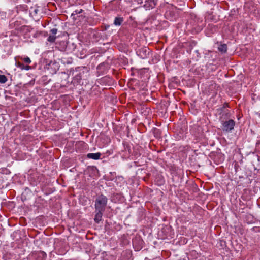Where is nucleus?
<instances>
[{
    "label": "nucleus",
    "mask_w": 260,
    "mask_h": 260,
    "mask_svg": "<svg viewBox=\"0 0 260 260\" xmlns=\"http://www.w3.org/2000/svg\"><path fill=\"white\" fill-rule=\"evenodd\" d=\"M107 202V198L103 195L97 198L95 204L96 210L104 211Z\"/></svg>",
    "instance_id": "nucleus-1"
},
{
    "label": "nucleus",
    "mask_w": 260,
    "mask_h": 260,
    "mask_svg": "<svg viewBox=\"0 0 260 260\" xmlns=\"http://www.w3.org/2000/svg\"><path fill=\"white\" fill-rule=\"evenodd\" d=\"M235 126V122L233 120H229L223 123V129L224 131H231L234 128Z\"/></svg>",
    "instance_id": "nucleus-2"
},
{
    "label": "nucleus",
    "mask_w": 260,
    "mask_h": 260,
    "mask_svg": "<svg viewBox=\"0 0 260 260\" xmlns=\"http://www.w3.org/2000/svg\"><path fill=\"white\" fill-rule=\"evenodd\" d=\"M150 53L149 49L147 47H144L140 50L139 55L141 57L145 58L149 55Z\"/></svg>",
    "instance_id": "nucleus-3"
},
{
    "label": "nucleus",
    "mask_w": 260,
    "mask_h": 260,
    "mask_svg": "<svg viewBox=\"0 0 260 260\" xmlns=\"http://www.w3.org/2000/svg\"><path fill=\"white\" fill-rule=\"evenodd\" d=\"M16 64L18 68H19L21 70H29L31 69V66H29L27 64L25 65L23 62H21L19 61L16 62Z\"/></svg>",
    "instance_id": "nucleus-4"
},
{
    "label": "nucleus",
    "mask_w": 260,
    "mask_h": 260,
    "mask_svg": "<svg viewBox=\"0 0 260 260\" xmlns=\"http://www.w3.org/2000/svg\"><path fill=\"white\" fill-rule=\"evenodd\" d=\"M97 211H98V212L96 213V214L95 216L94 221L96 222L99 223L102 220L103 212L104 211H100V210H97Z\"/></svg>",
    "instance_id": "nucleus-5"
},
{
    "label": "nucleus",
    "mask_w": 260,
    "mask_h": 260,
    "mask_svg": "<svg viewBox=\"0 0 260 260\" xmlns=\"http://www.w3.org/2000/svg\"><path fill=\"white\" fill-rule=\"evenodd\" d=\"M29 193V191L27 190H25L21 195V198L23 202L25 201H26L28 199H30L31 197V193H29V196L28 197V194Z\"/></svg>",
    "instance_id": "nucleus-6"
},
{
    "label": "nucleus",
    "mask_w": 260,
    "mask_h": 260,
    "mask_svg": "<svg viewBox=\"0 0 260 260\" xmlns=\"http://www.w3.org/2000/svg\"><path fill=\"white\" fill-rule=\"evenodd\" d=\"M101 155L100 153H89L87 154V157L89 158L93 159H99Z\"/></svg>",
    "instance_id": "nucleus-7"
},
{
    "label": "nucleus",
    "mask_w": 260,
    "mask_h": 260,
    "mask_svg": "<svg viewBox=\"0 0 260 260\" xmlns=\"http://www.w3.org/2000/svg\"><path fill=\"white\" fill-rule=\"evenodd\" d=\"M218 50L222 52V53H225L226 52L227 50V46L226 44H221L218 47Z\"/></svg>",
    "instance_id": "nucleus-8"
},
{
    "label": "nucleus",
    "mask_w": 260,
    "mask_h": 260,
    "mask_svg": "<svg viewBox=\"0 0 260 260\" xmlns=\"http://www.w3.org/2000/svg\"><path fill=\"white\" fill-rule=\"evenodd\" d=\"M8 80L7 77L4 75H0V83H6Z\"/></svg>",
    "instance_id": "nucleus-9"
},
{
    "label": "nucleus",
    "mask_w": 260,
    "mask_h": 260,
    "mask_svg": "<svg viewBox=\"0 0 260 260\" xmlns=\"http://www.w3.org/2000/svg\"><path fill=\"white\" fill-rule=\"evenodd\" d=\"M0 170V172L2 173L1 175L9 174L11 173L9 170L5 168H1Z\"/></svg>",
    "instance_id": "nucleus-10"
},
{
    "label": "nucleus",
    "mask_w": 260,
    "mask_h": 260,
    "mask_svg": "<svg viewBox=\"0 0 260 260\" xmlns=\"http://www.w3.org/2000/svg\"><path fill=\"white\" fill-rule=\"evenodd\" d=\"M122 21V19L120 18H116L114 20V24L116 25H120Z\"/></svg>",
    "instance_id": "nucleus-11"
},
{
    "label": "nucleus",
    "mask_w": 260,
    "mask_h": 260,
    "mask_svg": "<svg viewBox=\"0 0 260 260\" xmlns=\"http://www.w3.org/2000/svg\"><path fill=\"white\" fill-rule=\"evenodd\" d=\"M56 39V36L54 35H50L48 38V41L50 42H53L55 41Z\"/></svg>",
    "instance_id": "nucleus-12"
},
{
    "label": "nucleus",
    "mask_w": 260,
    "mask_h": 260,
    "mask_svg": "<svg viewBox=\"0 0 260 260\" xmlns=\"http://www.w3.org/2000/svg\"><path fill=\"white\" fill-rule=\"evenodd\" d=\"M45 254L44 252H40L39 253L38 260H43Z\"/></svg>",
    "instance_id": "nucleus-13"
},
{
    "label": "nucleus",
    "mask_w": 260,
    "mask_h": 260,
    "mask_svg": "<svg viewBox=\"0 0 260 260\" xmlns=\"http://www.w3.org/2000/svg\"><path fill=\"white\" fill-rule=\"evenodd\" d=\"M4 181V176L3 175H0V188H3L4 187L3 185H2V184Z\"/></svg>",
    "instance_id": "nucleus-14"
},
{
    "label": "nucleus",
    "mask_w": 260,
    "mask_h": 260,
    "mask_svg": "<svg viewBox=\"0 0 260 260\" xmlns=\"http://www.w3.org/2000/svg\"><path fill=\"white\" fill-rule=\"evenodd\" d=\"M23 60L24 62L26 63H28V64H29L31 63V61L30 60V59L28 57H24L23 59Z\"/></svg>",
    "instance_id": "nucleus-15"
},
{
    "label": "nucleus",
    "mask_w": 260,
    "mask_h": 260,
    "mask_svg": "<svg viewBox=\"0 0 260 260\" xmlns=\"http://www.w3.org/2000/svg\"><path fill=\"white\" fill-rule=\"evenodd\" d=\"M82 9L76 10L75 11V13H73L72 14V15H75V14H80V13H82Z\"/></svg>",
    "instance_id": "nucleus-16"
},
{
    "label": "nucleus",
    "mask_w": 260,
    "mask_h": 260,
    "mask_svg": "<svg viewBox=\"0 0 260 260\" xmlns=\"http://www.w3.org/2000/svg\"><path fill=\"white\" fill-rule=\"evenodd\" d=\"M50 31H51V32L52 35H54V36H55V34L57 33V29H56V28H53V29H51Z\"/></svg>",
    "instance_id": "nucleus-17"
},
{
    "label": "nucleus",
    "mask_w": 260,
    "mask_h": 260,
    "mask_svg": "<svg viewBox=\"0 0 260 260\" xmlns=\"http://www.w3.org/2000/svg\"><path fill=\"white\" fill-rule=\"evenodd\" d=\"M26 7V6H20V7L22 8L23 9H25Z\"/></svg>",
    "instance_id": "nucleus-18"
},
{
    "label": "nucleus",
    "mask_w": 260,
    "mask_h": 260,
    "mask_svg": "<svg viewBox=\"0 0 260 260\" xmlns=\"http://www.w3.org/2000/svg\"><path fill=\"white\" fill-rule=\"evenodd\" d=\"M38 9H35V13H36V14H37V13H38Z\"/></svg>",
    "instance_id": "nucleus-19"
},
{
    "label": "nucleus",
    "mask_w": 260,
    "mask_h": 260,
    "mask_svg": "<svg viewBox=\"0 0 260 260\" xmlns=\"http://www.w3.org/2000/svg\"><path fill=\"white\" fill-rule=\"evenodd\" d=\"M39 218H36V219H35V222H37V221H39Z\"/></svg>",
    "instance_id": "nucleus-20"
},
{
    "label": "nucleus",
    "mask_w": 260,
    "mask_h": 260,
    "mask_svg": "<svg viewBox=\"0 0 260 260\" xmlns=\"http://www.w3.org/2000/svg\"><path fill=\"white\" fill-rule=\"evenodd\" d=\"M18 8V7H17L16 8V9H17V11H18V10H17Z\"/></svg>",
    "instance_id": "nucleus-21"
},
{
    "label": "nucleus",
    "mask_w": 260,
    "mask_h": 260,
    "mask_svg": "<svg viewBox=\"0 0 260 260\" xmlns=\"http://www.w3.org/2000/svg\"><path fill=\"white\" fill-rule=\"evenodd\" d=\"M13 22H11V24H10V25H12Z\"/></svg>",
    "instance_id": "nucleus-22"
}]
</instances>
